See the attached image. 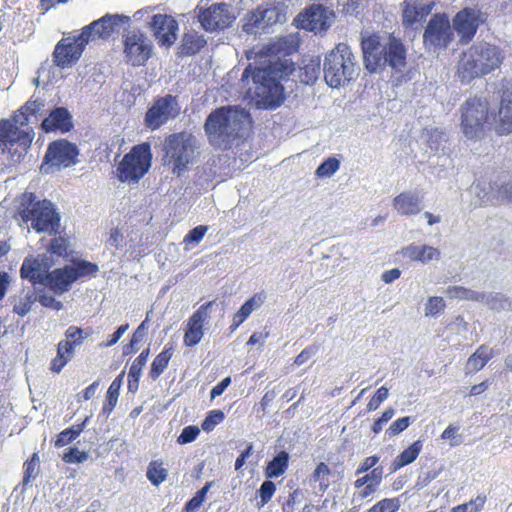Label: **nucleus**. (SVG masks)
Wrapping results in <instances>:
<instances>
[{"label":"nucleus","mask_w":512,"mask_h":512,"mask_svg":"<svg viewBox=\"0 0 512 512\" xmlns=\"http://www.w3.org/2000/svg\"><path fill=\"white\" fill-rule=\"evenodd\" d=\"M293 67L288 60L265 59L259 66L249 64L243 71L241 83L247 87V93L264 109L279 107L283 100L284 88L280 81L292 73Z\"/></svg>","instance_id":"nucleus-1"},{"label":"nucleus","mask_w":512,"mask_h":512,"mask_svg":"<svg viewBox=\"0 0 512 512\" xmlns=\"http://www.w3.org/2000/svg\"><path fill=\"white\" fill-rule=\"evenodd\" d=\"M250 124L249 112L240 106H223L212 111L204 124L209 143L215 148L229 149L243 137Z\"/></svg>","instance_id":"nucleus-2"},{"label":"nucleus","mask_w":512,"mask_h":512,"mask_svg":"<svg viewBox=\"0 0 512 512\" xmlns=\"http://www.w3.org/2000/svg\"><path fill=\"white\" fill-rule=\"evenodd\" d=\"M361 48L365 68L370 73L386 66L395 71H402L406 66V48L402 41L392 34L361 33Z\"/></svg>","instance_id":"nucleus-3"},{"label":"nucleus","mask_w":512,"mask_h":512,"mask_svg":"<svg viewBox=\"0 0 512 512\" xmlns=\"http://www.w3.org/2000/svg\"><path fill=\"white\" fill-rule=\"evenodd\" d=\"M503 56L500 48L486 42L472 45L463 52L458 64V75L462 82L486 75L500 67Z\"/></svg>","instance_id":"nucleus-4"},{"label":"nucleus","mask_w":512,"mask_h":512,"mask_svg":"<svg viewBox=\"0 0 512 512\" xmlns=\"http://www.w3.org/2000/svg\"><path fill=\"white\" fill-rule=\"evenodd\" d=\"M17 213L24 223L31 222V227L38 233H58L61 218L49 200H38L34 193L26 192L20 198Z\"/></svg>","instance_id":"nucleus-5"},{"label":"nucleus","mask_w":512,"mask_h":512,"mask_svg":"<svg viewBox=\"0 0 512 512\" xmlns=\"http://www.w3.org/2000/svg\"><path fill=\"white\" fill-rule=\"evenodd\" d=\"M323 74L326 84L331 88H339L358 76L359 65L348 44L338 43L325 55Z\"/></svg>","instance_id":"nucleus-6"},{"label":"nucleus","mask_w":512,"mask_h":512,"mask_svg":"<svg viewBox=\"0 0 512 512\" xmlns=\"http://www.w3.org/2000/svg\"><path fill=\"white\" fill-rule=\"evenodd\" d=\"M164 148L166 163L172 165L174 174L181 176L193 162L197 139L188 133L172 134L166 138Z\"/></svg>","instance_id":"nucleus-7"},{"label":"nucleus","mask_w":512,"mask_h":512,"mask_svg":"<svg viewBox=\"0 0 512 512\" xmlns=\"http://www.w3.org/2000/svg\"><path fill=\"white\" fill-rule=\"evenodd\" d=\"M152 153L149 143L135 145L124 155L117 167V178L121 182L137 183L151 167Z\"/></svg>","instance_id":"nucleus-8"},{"label":"nucleus","mask_w":512,"mask_h":512,"mask_svg":"<svg viewBox=\"0 0 512 512\" xmlns=\"http://www.w3.org/2000/svg\"><path fill=\"white\" fill-rule=\"evenodd\" d=\"M79 150L77 146L66 139L51 142L42 160L40 171L50 174L75 165L78 162Z\"/></svg>","instance_id":"nucleus-9"},{"label":"nucleus","mask_w":512,"mask_h":512,"mask_svg":"<svg viewBox=\"0 0 512 512\" xmlns=\"http://www.w3.org/2000/svg\"><path fill=\"white\" fill-rule=\"evenodd\" d=\"M461 112V129L464 136L471 140L479 139L488 117V103L479 98H471L462 105Z\"/></svg>","instance_id":"nucleus-10"},{"label":"nucleus","mask_w":512,"mask_h":512,"mask_svg":"<svg viewBox=\"0 0 512 512\" xmlns=\"http://www.w3.org/2000/svg\"><path fill=\"white\" fill-rule=\"evenodd\" d=\"M122 43L125 61L132 66L145 65L152 55L153 44L140 29L133 28L123 33Z\"/></svg>","instance_id":"nucleus-11"},{"label":"nucleus","mask_w":512,"mask_h":512,"mask_svg":"<svg viewBox=\"0 0 512 512\" xmlns=\"http://www.w3.org/2000/svg\"><path fill=\"white\" fill-rule=\"evenodd\" d=\"M90 41L91 38L84 28L78 35L62 38L52 54L53 63L61 69L71 68L80 59Z\"/></svg>","instance_id":"nucleus-12"},{"label":"nucleus","mask_w":512,"mask_h":512,"mask_svg":"<svg viewBox=\"0 0 512 512\" xmlns=\"http://www.w3.org/2000/svg\"><path fill=\"white\" fill-rule=\"evenodd\" d=\"M131 18L124 14L107 13L98 20L85 26L86 33L92 40L108 39L113 34L125 33L130 28Z\"/></svg>","instance_id":"nucleus-13"},{"label":"nucleus","mask_w":512,"mask_h":512,"mask_svg":"<svg viewBox=\"0 0 512 512\" xmlns=\"http://www.w3.org/2000/svg\"><path fill=\"white\" fill-rule=\"evenodd\" d=\"M198 18L204 30L213 32L231 26L236 20V15L230 4L220 2L200 9Z\"/></svg>","instance_id":"nucleus-14"},{"label":"nucleus","mask_w":512,"mask_h":512,"mask_svg":"<svg viewBox=\"0 0 512 512\" xmlns=\"http://www.w3.org/2000/svg\"><path fill=\"white\" fill-rule=\"evenodd\" d=\"M180 113V106L176 96L165 95L154 101L145 115L146 127L155 130Z\"/></svg>","instance_id":"nucleus-15"},{"label":"nucleus","mask_w":512,"mask_h":512,"mask_svg":"<svg viewBox=\"0 0 512 512\" xmlns=\"http://www.w3.org/2000/svg\"><path fill=\"white\" fill-rule=\"evenodd\" d=\"M285 15L275 6H261L247 14L243 31L256 35L266 32V29L278 22H283Z\"/></svg>","instance_id":"nucleus-16"},{"label":"nucleus","mask_w":512,"mask_h":512,"mask_svg":"<svg viewBox=\"0 0 512 512\" xmlns=\"http://www.w3.org/2000/svg\"><path fill=\"white\" fill-rule=\"evenodd\" d=\"M453 32L449 18L445 14H434L424 31L423 40L427 47L447 48L452 41Z\"/></svg>","instance_id":"nucleus-17"},{"label":"nucleus","mask_w":512,"mask_h":512,"mask_svg":"<svg viewBox=\"0 0 512 512\" xmlns=\"http://www.w3.org/2000/svg\"><path fill=\"white\" fill-rule=\"evenodd\" d=\"M483 22L482 13L477 8L466 7L453 18V28L461 38V42H469Z\"/></svg>","instance_id":"nucleus-18"},{"label":"nucleus","mask_w":512,"mask_h":512,"mask_svg":"<svg viewBox=\"0 0 512 512\" xmlns=\"http://www.w3.org/2000/svg\"><path fill=\"white\" fill-rule=\"evenodd\" d=\"M158 43L162 46L170 47L177 39L178 23L166 14H155L148 22Z\"/></svg>","instance_id":"nucleus-19"},{"label":"nucleus","mask_w":512,"mask_h":512,"mask_svg":"<svg viewBox=\"0 0 512 512\" xmlns=\"http://www.w3.org/2000/svg\"><path fill=\"white\" fill-rule=\"evenodd\" d=\"M299 26L302 29L320 32L325 31L329 26L328 10L320 4H313L297 17Z\"/></svg>","instance_id":"nucleus-20"},{"label":"nucleus","mask_w":512,"mask_h":512,"mask_svg":"<svg viewBox=\"0 0 512 512\" xmlns=\"http://www.w3.org/2000/svg\"><path fill=\"white\" fill-rule=\"evenodd\" d=\"M214 301L202 304L189 318L184 335V344L188 347L197 345L203 337V324L208 319V309Z\"/></svg>","instance_id":"nucleus-21"},{"label":"nucleus","mask_w":512,"mask_h":512,"mask_svg":"<svg viewBox=\"0 0 512 512\" xmlns=\"http://www.w3.org/2000/svg\"><path fill=\"white\" fill-rule=\"evenodd\" d=\"M422 139L427 145L426 153L431 155L446 156L450 153L449 135L445 130L439 128H425Z\"/></svg>","instance_id":"nucleus-22"},{"label":"nucleus","mask_w":512,"mask_h":512,"mask_svg":"<svg viewBox=\"0 0 512 512\" xmlns=\"http://www.w3.org/2000/svg\"><path fill=\"white\" fill-rule=\"evenodd\" d=\"M45 286H48L55 295H62L70 290L72 284L76 282L72 275V270L68 265L63 268H57L44 276Z\"/></svg>","instance_id":"nucleus-23"},{"label":"nucleus","mask_w":512,"mask_h":512,"mask_svg":"<svg viewBox=\"0 0 512 512\" xmlns=\"http://www.w3.org/2000/svg\"><path fill=\"white\" fill-rule=\"evenodd\" d=\"M41 127L45 132L60 130L62 133H67L73 128L72 115L64 107H55L43 119Z\"/></svg>","instance_id":"nucleus-24"},{"label":"nucleus","mask_w":512,"mask_h":512,"mask_svg":"<svg viewBox=\"0 0 512 512\" xmlns=\"http://www.w3.org/2000/svg\"><path fill=\"white\" fill-rule=\"evenodd\" d=\"M496 130L501 135L512 132V91L509 89L503 90L501 95L499 123Z\"/></svg>","instance_id":"nucleus-25"},{"label":"nucleus","mask_w":512,"mask_h":512,"mask_svg":"<svg viewBox=\"0 0 512 512\" xmlns=\"http://www.w3.org/2000/svg\"><path fill=\"white\" fill-rule=\"evenodd\" d=\"M404 257L412 261H419L421 263H428L433 260L440 259V251L432 246L410 244L402 249Z\"/></svg>","instance_id":"nucleus-26"},{"label":"nucleus","mask_w":512,"mask_h":512,"mask_svg":"<svg viewBox=\"0 0 512 512\" xmlns=\"http://www.w3.org/2000/svg\"><path fill=\"white\" fill-rule=\"evenodd\" d=\"M393 207L401 215H414L421 211V199L414 192H402L393 199Z\"/></svg>","instance_id":"nucleus-27"},{"label":"nucleus","mask_w":512,"mask_h":512,"mask_svg":"<svg viewBox=\"0 0 512 512\" xmlns=\"http://www.w3.org/2000/svg\"><path fill=\"white\" fill-rule=\"evenodd\" d=\"M206 40L203 35L195 31H188L184 33L179 46L178 54L180 56H191L197 54L205 45Z\"/></svg>","instance_id":"nucleus-28"},{"label":"nucleus","mask_w":512,"mask_h":512,"mask_svg":"<svg viewBox=\"0 0 512 512\" xmlns=\"http://www.w3.org/2000/svg\"><path fill=\"white\" fill-rule=\"evenodd\" d=\"M493 358V350L486 345H481L468 358L465 366L466 374L480 371Z\"/></svg>","instance_id":"nucleus-29"},{"label":"nucleus","mask_w":512,"mask_h":512,"mask_svg":"<svg viewBox=\"0 0 512 512\" xmlns=\"http://www.w3.org/2000/svg\"><path fill=\"white\" fill-rule=\"evenodd\" d=\"M20 276L22 279L29 280L32 284H45L44 276L40 270V264L34 257H26L20 268Z\"/></svg>","instance_id":"nucleus-30"},{"label":"nucleus","mask_w":512,"mask_h":512,"mask_svg":"<svg viewBox=\"0 0 512 512\" xmlns=\"http://www.w3.org/2000/svg\"><path fill=\"white\" fill-rule=\"evenodd\" d=\"M45 107V101L40 98L33 99L31 98L26 104L21 108L20 114L14 117V121L19 125H26L29 121L30 116H38L43 115Z\"/></svg>","instance_id":"nucleus-31"},{"label":"nucleus","mask_w":512,"mask_h":512,"mask_svg":"<svg viewBox=\"0 0 512 512\" xmlns=\"http://www.w3.org/2000/svg\"><path fill=\"white\" fill-rule=\"evenodd\" d=\"M423 448L421 440H416L407 449L400 453L392 462L391 469L395 472L416 460Z\"/></svg>","instance_id":"nucleus-32"},{"label":"nucleus","mask_w":512,"mask_h":512,"mask_svg":"<svg viewBox=\"0 0 512 512\" xmlns=\"http://www.w3.org/2000/svg\"><path fill=\"white\" fill-rule=\"evenodd\" d=\"M33 138L34 132L32 129L20 130L15 128L14 130H11L9 139L11 150L13 149L14 145H17L21 148L20 151H18L17 148L15 149V153L18 154V159L21 158L24 153H26L27 149L32 143Z\"/></svg>","instance_id":"nucleus-33"},{"label":"nucleus","mask_w":512,"mask_h":512,"mask_svg":"<svg viewBox=\"0 0 512 512\" xmlns=\"http://www.w3.org/2000/svg\"><path fill=\"white\" fill-rule=\"evenodd\" d=\"M481 303L497 312L512 310L511 298L500 292H483V300Z\"/></svg>","instance_id":"nucleus-34"},{"label":"nucleus","mask_w":512,"mask_h":512,"mask_svg":"<svg viewBox=\"0 0 512 512\" xmlns=\"http://www.w3.org/2000/svg\"><path fill=\"white\" fill-rule=\"evenodd\" d=\"M289 454L286 451L279 452L268 464L265 470L267 478H277L287 469Z\"/></svg>","instance_id":"nucleus-35"},{"label":"nucleus","mask_w":512,"mask_h":512,"mask_svg":"<svg viewBox=\"0 0 512 512\" xmlns=\"http://www.w3.org/2000/svg\"><path fill=\"white\" fill-rule=\"evenodd\" d=\"M445 294L450 299L469 300L481 303L483 300V292L475 291L462 286H449Z\"/></svg>","instance_id":"nucleus-36"},{"label":"nucleus","mask_w":512,"mask_h":512,"mask_svg":"<svg viewBox=\"0 0 512 512\" xmlns=\"http://www.w3.org/2000/svg\"><path fill=\"white\" fill-rule=\"evenodd\" d=\"M123 377H124V372L119 374L113 380V382L110 384V386L108 388L107 395H106V401L102 408V412L107 415H109L113 411V409L115 408V406L117 404V400L119 397V391H120V388H121L122 382H123Z\"/></svg>","instance_id":"nucleus-37"},{"label":"nucleus","mask_w":512,"mask_h":512,"mask_svg":"<svg viewBox=\"0 0 512 512\" xmlns=\"http://www.w3.org/2000/svg\"><path fill=\"white\" fill-rule=\"evenodd\" d=\"M173 355V348L166 347L160 354L153 360L149 372L150 378L156 380L167 368L169 361Z\"/></svg>","instance_id":"nucleus-38"},{"label":"nucleus","mask_w":512,"mask_h":512,"mask_svg":"<svg viewBox=\"0 0 512 512\" xmlns=\"http://www.w3.org/2000/svg\"><path fill=\"white\" fill-rule=\"evenodd\" d=\"M71 345L67 342H59L57 355L51 362V371L60 373L68 361L72 358Z\"/></svg>","instance_id":"nucleus-39"},{"label":"nucleus","mask_w":512,"mask_h":512,"mask_svg":"<svg viewBox=\"0 0 512 512\" xmlns=\"http://www.w3.org/2000/svg\"><path fill=\"white\" fill-rule=\"evenodd\" d=\"M493 197L497 201L512 203V181L499 180L490 184Z\"/></svg>","instance_id":"nucleus-40"},{"label":"nucleus","mask_w":512,"mask_h":512,"mask_svg":"<svg viewBox=\"0 0 512 512\" xmlns=\"http://www.w3.org/2000/svg\"><path fill=\"white\" fill-rule=\"evenodd\" d=\"M89 421V418H85V420L82 423L73 425L72 427L63 430L57 437L55 441L56 447H63L69 443H71L73 440H75L84 430L86 427L87 422Z\"/></svg>","instance_id":"nucleus-41"},{"label":"nucleus","mask_w":512,"mask_h":512,"mask_svg":"<svg viewBox=\"0 0 512 512\" xmlns=\"http://www.w3.org/2000/svg\"><path fill=\"white\" fill-rule=\"evenodd\" d=\"M321 73V64L318 58L310 59L308 63H306L301 68L300 79L301 82L312 85L318 79Z\"/></svg>","instance_id":"nucleus-42"},{"label":"nucleus","mask_w":512,"mask_h":512,"mask_svg":"<svg viewBox=\"0 0 512 512\" xmlns=\"http://www.w3.org/2000/svg\"><path fill=\"white\" fill-rule=\"evenodd\" d=\"M331 470L324 462H320L310 477V482L318 483V491L324 493L329 485Z\"/></svg>","instance_id":"nucleus-43"},{"label":"nucleus","mask_w":512,"mask_h":512,"mask_svg":"<svg viewBox=\"0 0 512 512\" xmlns=\"http://www.w3.org/2000/svg\"><path fill=\"white\" fill-rule=\"evenodd\" d=\"M72 270V275L77 281L80 278L90 276L98 271V266L95 263L86 260H73L71 265H68Z\"/></svg>","instance_id":"nucleus-44"},{"label":"nucleus","mask_w":512,"mask_h":512,"mask_svg":"<svg viewBox=\"0 0 512 512\" xmlns=\"http://www.w3.org/2000/svg\"><path fill=\"white\" fill-rule=\"evenodd\" d=\"M36 302V296L28 292L24 296H20L13 302V312L24 317L31 310L32 305Z\"/></svg>","instance_id":"nucleus-45"},{"label":"nucleus","mask_w":512,"mask_h":512,"mask_svg":"<svg viewBox=\"0 0 512 512\" xmlns=\"http://www.w3.org/2000/svg\"><path fill=\"white\" fill-rule=\"evenodd\" d=\"M88 335L89 333L85 330L75 326H70L65 331L66 339L62 340L61 342L69 343L71 345V352L74 354V347L80 345L84 339L88 337Z\"/></svg>","instance_id":"nucleus-46"},{"label":"nucleus","mask_w":512,"mask_h":512,"mask_svg":"<svg viewBox=\"0 0 512 512\" xmlns=\"http://www.w3.org/2000/svg\"><path fill=\"white\" fill-rule=\"evenodd\" d=\"M340 167V161L335 157H330L323 161L316 169V176L319 178H330Z\"/></svg>","instance_id":"nucleus-47"},{"label":"nucleus","mask_w":512,"mask_h":512,"mask_svg":"<svg viewBox=\"0 0 512 512\" xmlns=\"http://www.w3.org/2000/svg\"><path fill=\"white\" fill-rule=\"evenodd\" d=\"M39 474V457L36 453L24 463V477L23 484L27 485L31 480H34Z\"/></svg>","instance_id":"nucleus-48"},{"label":"nucleus","mask_w":512,"mask_h":512,"mask_svg":"<svg viewBox=\"0 0 512 512\" xmlns=\"http://www.w3.org/2000/svg\"><path fill=\"white\" fill-rule=\"evenodd\" d=\"M146 476L153 485L158 486L165 481L167 471L161 464L153 462L148 466Z\"/></svg>","instance_id":"nucleus-49"},{"label":"nucleus","mask_w":512,"mask_h":512,"mask_svg":"<svg viewBox=\"0 0 512 512\" xmlns=\"http://www.w3.org/2000/svg\"><path fill=\"white\" fill-rule=\"evenodd\" d=\"M146 323L147 321H143L133 333V336L128 345L123 347V354L129 355L133 352L137 351V345L141 342L146 334Z\"/></svg>","instance_id":"nucleus-50"},{"label":"nucleus","mask_w":512,"mask_h":512,"mask_svg":"<svg viewBox=\"0 0 512 512\" xmlns=\"http://www.w3.org/2000/svg\"><path fill=\"white\" fill-rule=\"evenodd\" d=\"M486 502V496L478 495L467 503L452 508L451 512H479Z\"/></svg>","instance_id":"nucleus-51"},{"label":"nucleus","mask_w":512,"mask_h":512,"mask_svg":"<svg viewBox=\"0 0 512 512\" xmlns=\"http://www.w3.org/2000/svg\"><path fill=\"white\" fill-rule=\"evenodd\" d=\"M225 418L224 413L221 410L210 411L202 422V429L205 432H211L218 424H220Z\"/></svg>","instance_id":"nucleus-52"},{"label":"nucleus","mask_w":512,"mask_h":512,"mask_svg":"<svg viewBox=\"0 0 512 512\" xmlns=\"http://www.w3.org/2000/svg\"><path fill=\"white\" fill-rule=\"evenodd\" d=\"M150 350L147 348L143 350L140 355L133 361L128 377H140L142 374V369L146 365L149 358Z\"/></svg>","instance_id":"nucleus-53"},{"label":"nucleus","mask_w":512,"mask_h":512,"mask_svg":"<svg viewBox=\"0 0 512 512\" xmlns=\"http://www.w3.org/2000/svg\"><path fill=\"white\" fill-rule=\"evenodd\" d=\"M400 507V501L397 498H386L378 503H376L373 507H371L368 512H395Z\"/></svg>","instance_id":"nucleus-54"},{"label":"nucleus","mask_w":512,"mask_h":512,"mask_svg":"<svg viewBox=\"0 0 512 512\" xmlns=\"http://www.w3.org/2000/svg\"><path fill=\"white\" fill-rule=\"evenodd\" d=\"M36 301H38L43 307L50 308L55 311L63 309V303L61 301L56 300L54 295L48 294L43 290L36 296Z\"/></svg>","instance_id":"nucleus-55"},{"label":"nucleus","mask_w":512,"mask_h":512,"mask_svg":"<svg viewBox=\"0 0 512 512\" xmlns=\"http://www.w3.org/2000/svg\"><path fill=\"white\" fill-rule=\"evenodd\" d=\"M445 308V302L442 297H430L425 304V316L434 317L441 313Z\"/></svg>","instance_id":"nucleus-56"},{"label":"nucleus","mask_w":512,"mask_h":512,"mask_svg":"<svg viewBox=\"0 0 512 512\" xmlns=\"http://www.w3.org/2000/svg\"><path fill=\"white\" fill-rule=\"evenodd\" d=\"M63 461L66 463H83L88 459V453L84 451H80L76 447H70L62 457Z\"/></svg>","instance_id":"nucleus-57"},{"label":"nucleus","mask_w":512,"mask_h":512,"mask_svg":"<svg viewBox=\"0 0 512 512\" xmlns=\"http://www.w3.org/2000/svg\"><path fill=\"white\" fill-rule=\"evenodd\" d=\"M208 231V226L199 225L191 229L184 237V243L197 245L201 242L204 235Z\"/></svg>","instance_id":"nucleus-58"},{"label":"nucleus","mask_w":512,"mask_h":512,"mask_svg":"<svg viewBox=\"0 0 512 512\" xmlns=\"http://www.w3.org/2000/svg\"><path fill=\"white\" fill-rule=\"evenodd\" d=\"M389 395V390L385 386L380 387L376 394L370 399L367 404V410L369 412L375 411L381 405L383 401L387 399Z\"/></svg>","instance_id":"nucleus-59"},{"label":"nucleus","mask_w":512,"mask_h":512,"mask_svg":"<svg viewBox=\"0 0 512 512\" xmlns=\"http://www.w3.org/2000/svg\"><path fill=\"white\" fill-rule=\"evenodd\" d=\"M200 430L195 425H189L183 428L181 434L177 438L179 444H187L193 442L199 435Z\"/></svg>","instance_id":"nucleus-60"},{"label":"nucleus","mask_w":512,"mask_h":512,"mask_svg":"<svg viewBox=\"0 0 512 512\" xmlns=\"http://www.w3.org/2000/svg\"><path fill=\"white\" fill-rule=\"evenodd\" d=\"M275 491H276L275 484L270 480H265L261 484V486L258 490L259 496L261 498V504L262 505L267 504L271 500Z\"/></svg>","instance_id":"nucleus-61"},{"label":"nucleus","mask_w":512,"mask_h":512,"mask_svg":"<svg viewBox=\"0 0 512 512\" xmlns=\"http://www.w3.org/2000/svg\"><path fill=\"white\" fill-rule=\"evenodd\" d=\"M68 249V241L63 237H55L51 240L49 252L57 256H63Z\"/></svg>","instance_id":"nucleus-62"},{"label":"nucleus","mask_w":512,"mask_h":512,"mask_svg":"<svg viewBox=\"0 0 512 512\" xmlns=\"http://www.w3.org/2000/svg\"><path fill=\"white\" fill-rule=\"evenodd\" d=\"M411 423V417H402L394 421L389 428L386 430V433L390 436H395L403 432L405 429L409 427Z\"/></svg>","instance_id":"nucleus-63"},{"label":"nucleus","mask_w":512,"mask_h":512,"mask_svg":"<svg viewBox=\"0 0 512 512\" xmlns=\"http://www.w3.org/2000/svg\"><path fill=\"white\" fill-rule=\"evenodd\" d=\"M459 427L449 425L441 434L442 440H451V446H457L462 443V436L458 435Z\"/></svg>","instance_id":"nucleus-64"}]
</instances>
